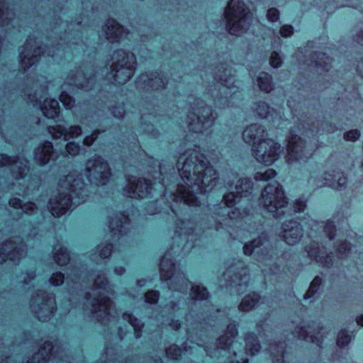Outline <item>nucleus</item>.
Returning a JSON list of instances; mask_svg holds the SVG:
<instances>
[{
  "instance_id": "30",
  "label": "nucleus",
  "mask_w": 363,
  "mask_h": 363,
  "mask_svg": "<svg viewBox=\"0 0 363 363\" xmlns=\"http://www.w3.org/2000/svg\"><path fill=\"white\" fill-rule=\"evenodd\" d=\"M264 300V298L262 299L257 294L253 292L243 298L239 306V309L242 311H249L255 307L263 304Z\"/></svg>"
},
{
  "instance_id": "44",
  "label": "nucleus",
  "mask_w": 363,
  "mask_h": 363,
  "mask_svg": "<svg viewBox=\"0 0 363 363\" xmlns=\"http://www.w3.org/2000/svg\"><path fill=\"white\" fill-rule=\"evenodd\" d=\"M9 204L18 211V218L21 219L23 216V199L16 197L11 198L9 200Z\"/></svg>"
},
{
  "instance_id": "63",
  "label": "nucleus",
  "mask_w": 363,
  "mask_h": 363,
  "mask_svg": "<svg viewBox=\"0 0 363 363\" xmlns=\"http://www.w3.org/2000/svg\"><path fill=\"white\" fill-rule=\"evenodd\" d=\"M114 272L118 275H122L125 272V269L123 267H116Z\"/></svg>"
},
{
  "instance_id": "33",
  "label": "nucleus",
  "mask_w": 363,
  "mask_h": 363,
  "mask_svg": "<svg viewBox=\"0 0 363 363\" xmlns=\"http://www.w3.org/2000/svg\"><path fill=\"white\" fill-rule=\"evenodd\" d=\"M315 62V67L317 69H321L328 72L330 68L332 60L329 58L325 53L315 52L313 56Z\"/></svg>"
},
{
  "instance_id": "13",
  "label": "nucleus",
  "mask_w": 363,
  "mask_h": 363,
  "mask_svg": "<svg viewBox=\"0 0 363 363\" xmlns=\"http://www.w3.org/2000/svg\"><path fill=\"white\" fill-rule=\"evenodd\" d=\"M96 72L93 69H77L71 71L67 78L65 89L61 92L59 99L67 110L72 109L75 104L74 96L79 91H88L95 88Z\"/></svg>"
},
{
  "instance_id": "15",
  "label": "nucleus",
  "mask_w": 363,
  "mask_h": 363,
  "mask_svg": "<svg viewBox=\"0 0 363 363\" xmlns=\"http://www.w3.org/2000/svg\"><path fill=\"white\" fill-rule=\"evenodd\" d=\"M224 16L226 30L236 36L245 33L252 21V13L241 0H230L225 9Z\"/></svg>"
},
{
  "instance_id": "34",
  "label": "nucleus",
  "mask_w": 363,
  "mask_h": 363,
  "mask_svg": "<svg viewBox=\"0 0 363 363\" xmlns=\"http://www.w3.org/2000/svg\"><path fill=\"white\" fill-rule=\"evenodd\" d=\"M322 284V279L320 277H315L312 281L311 286L306 293L304 294V299H311V302H314L318 295Z\"/></svg>"
},
{
  "instance_id": "53",
  "label": "nucleus",
  "mask_w": 363,
  "mask_h": 363,
  "mask_svg": "<svg viewBox=\"0 0 363 363\" xmlns=\"http://www.w3.org/2000/svg\"><path fill=\"white\" fill-rule=\"evenodd\" d=\"M24 215L34 216L38 213V207L34 203H24Z\"/></svg>"
},
{
  "instance_id": "20",
  "label": "nucleus",
  "mask_w": 363,
  "mask_h": 363,
  "mask_svg": "<svg viewBox=\"0 0 363 363\" xmlns=\"http://www.w3.org/2000/svg\"><path fill=\"white\" fill-rule=\"evenodd\" d=\"M169 82L161 73L151 72L150 74H142L136 80L138 88L147 91H162L167 89Z\"/></svg>"
},
{
  "instance_id": "1",
  "label": "nucleus",
  "mask_w": 363,
  "mask_h": 363,
  "mask_svg": "<svg viewBox=\"0 0 363 363\" xmlns=\"http://www.w3.org/2000/svg\"><path fill=\"white\" fill-rule=\"evenodd\" d=\"M148 174L153 179L125 175L128 184L123 195L131 199H155L150 201L147 212L150 215L164 214L163 218L175 223V236L185 240L182 251L194 250L202 246L206 236V224L197 220L196 216H211L208 229L219 232L225 230L232 235L230 229L238 219L250 214L252 207L253 182L250 178L240 179L235 191L223 196V202L211 205L208 199L218 187V175L203 153L188 150L177 160V169L173 163H158L148 157Z\"/></svg>"
},
{
  "instance_id": "29",
  "label": "nucleus",
  "mask_w": 363,
  "mask_h": 363,
  "mask_svg": "<svg viewBox=\"0 0 363 363\" xmlns=\"http://www.w3.org/2000/svg\"><path fill=\"white\" fill-rule=\"evenodd\" d=\"M40 108L45 117L50 119H55L60 114L59 102L56 99L45 98L43 103L40 104Z\"/></svg>"
},
{
  "instance_id": "14",
  "label": "nucleus",
  "mask_w": 363,
  "mask_h": 363,
  "mask_svg": "<svg viewBox=\"0 0 363 363\" xmlns=\"http://www.w3.org/2000/svg\"><path fill=\"white\" fill-rule=\"evenodd\" d=\"M213 79L219 86V89L216 94L212 93L214 97V105L216 108H224L230 106L231 101L235 98L238 88L235 83V71L232 67L226 63H221L214 68L208 67Z\"/></svg>"
},
{
  "instance_id": "59",
  "label": "nucleus",
  "mask_w": 363,
  "mask_h": 363,
  "mask_svg": "<svg viewBox=\"0 0 363 363\" xmlns=\"http://www.w3.org/2000/svg\"><path fill=\"white\" fill-rule=\"evenodd\" d=\"M357 26L361 29L362 27H363V23H361L360 25H358ZM355 38V40L357 41V43L359 44L362 47H363V30L357 33Z\"/></svg>"
},
{
  "instance_id": "54",
  "label": "nucleus",
  "mask_w": 363,
  "mask_h": 363,
  "mask_svg": "<svg viewBox=\"0 0 363 363\" xmlns=\"http://www.w3.org/2000/svg\"><path fill=\"white\" fill-rule=\"evenodd\" d=\"M267 17L269 21L277 22L279 19V11L276 8H271L267 11Z\"/></svg>"
},
{
  "instance_id": "48",
  "label": "nucleus",
  "mask_w": 363,
  "mask_h": 363,
  "mask_svg": "<svg viewBox=\"0 0 363 363\" xmlns=\"http://www.w3.org/2000/svg\"><path fill=\"white\" fill-rule=\"evenodd\" d=\"M66 152L72 156H74L81 150V147L78 143L74 142H69L66 145Z\"/></svg>"
},
{
  "instance_id": "61",
  "label": "nucleus",
  "mask_w": 363,
  "mask_h": 363,
  "mask_svg": "<svg viewBox=\"0 0 363 363\" xmlns=\"http://www.w3.org/2000/svg\"><path fill=\"white\" fill-rule=\"evenodd\" d=\"M3 3H5L6 1H2ZM17 3L18 7V20L19 21H21V9H23V0H18V1H15Z\"/></svg>"
},
{
  "instance_id": "50",
  "label": "nucleus",
  "mask_w": 363,
  "mask_h": 363,
  "mask_svg": "<svg viewBox=\"0 0 363 363\" xmlns=\"http://www.w3.org/2000/svg\"><path fill=\"white\" fill-rule=\"evenodd\" d=\"M281 62L282 60L280 55L276 51L272 52L269 59L270 65L276 68L279 67L281 65Z\"/></svg>"
},
{
  "instance_id": "10",
  "label": "nucleus",
  "mask_w": 363,
  "mask_h": 363,
  "mask_svg": "<svg viewBox=\"0 0 363 363\" xmlns=\"http://www.w3.org/2000/svg\"><path fill=\"white\" fill-rule=\"evenodd\" d=\"M243 252L246 255L252 256L253 259L259 262L266 268H261L263 275L267 277H276V280L281 278L284 269L281 270L280 266L276 262L279 252L276 245L269 239L265 233H262L257 238L253 240L243 246ZM272 279L269 277V280Z\"/></svg>"
},
{
  "instance_id": "57",
  "label": "nucleus",
  "mask_w": 363,
  "mask_h": 363,
  "mask_svg": "<svg viewBox=\"0 0 363 363\" xmlns=\"http://www.w3.org/2000/svg\"><path fill=\"white\" fill-rule=\"evenodd\" d=\"M294 32V28L291 26L285 25L283 26L280 30L279 33L282 37L286 38L291 35Z\"/></svg>"
},
{
  "instance_id": "55",
  "label": "nucleus",
  "mask_w": 363,
  "mask_h": 363,
  "mask_svg": "<svg viewBox=\"0 0 363 363\" xmlns=\"http://www.w3.org/2000/svg\"><path fill=\"white\" fill-rule=\"evenodd\" d=\"M18 74H23V45H19L18 47Z\"/></svg>"
},
{
  "instance_id": "60",
  "label": "nucleus",
  "mask_w": 363,
  "mask_h": 363,
  "mask_svg": "<svg viewBox=\"0 0 363 363\" xmlns=\"http://www.w3.org/2000/svg\"><path fill=\"white\" fill-rule=\"evenodd\" d=\"M357 59L359 57H356ZM361 61L358 62L357 65V72L361 75V77L363 78V58L359 57Z\"/></svg>"
},
{
  "instance_id": "35",
  "label": "nucleus",
  "mask_w": 363,
  "mask_h": 363,
  "mask_svg": "<svg viewBox=\"0 0 363 363\" xmlns=\"http://www.w3.org/2000/svg\"><path fill=\"white\" fill-rule=\"evenodd\" d=\"M122 318L124 320L127 321L131 326H133L135 330V337L139 338L142 335V329L144 325L141 320L128 312L123 313Z\"/></svg>"
},
{
  "instance_id": "5",
  "label": "nucleus",
  "mask_w": 363,
  "mask_h": 363,
  "mask_svg": "<svg viewBox=\"0 0 363 363\" xmlns=\"http://www.w3.org/2000/svg\"><path fill=\"white\" fill-rule=\"evenodd\" d=\"M130 33L113 18L107 20L102 29L101 35L109 43L111 48L115 43L122 44L125 48L117 49L113 52V63L111 72L107 73L106 79L110 83L122 85L125 84L134 74L136 68V57L133 52H129Z\"/></svg>"
},
{
  "instance_id": "12",
  "label": "nucleus",
  "mask_w": 363,
  "mask_h": 363,
  "mask_svg": "<svg viewBox=\"0 0 363 363\" xmlns=\"http://www.w3.org/2000/svg\"><path fill=\"white\" fill-rule=\"evenodd\" d=\"M108 228L112 242L97 249L99 250L98 257L103 260L115 252L114 247L118 246L124 248L126 244L130 242V238L135 233L130 219L125 212H120L111 217L108 221Z\"/></svg>"
},
{
  "instance_id": "25",
  "label": "nucleus",
  "mask_w": 363,
  "mask_h": 363,
  "mask_svg": "<svg viewBox=\"0 0 363 363\" xmlns=\"http://www.w3.org/2000/svg\"><path fill=\"white\" fill-rule=\"evenodd\" d=\"M333 174L325 172L323 180L318 181L316 186L323 187L328 186L336 189H341L347 183V178L342 172L333 170Z\"/></svg>"
},
{
  "instance_id": "27",
  "label": "nucleus",
  "mask_w": 363,
  "mask_h": 363,
  "mask_svg": "<svg viewBox=\"0 0 363 363\" xmlns=\"http://www.w3.org/2000/svg\"><path fill=\"white\" fill-rule=\"evenodd\" d=\"M180 299L178 301H171L168 304L165 306V308L168 311H171L169 312L168 315H163L162 317L165 318L164 321L167 322L168 325L174 330H177L181 327L180 320L178 319H175L176 317L179 315L181 313H179L180 308L179 307Z\"/></svg>"
},
{
  "instance_id": "11",
  "label": "nucleus",
  "mask_w": 363,
  "mask_h": 363,
  "mask_svg": "<svg viewBox=\"0 0 363 363\" xmlns=\"http://www.w3.org/2000/svg\"><path fill=\"white\" fill-rule=\"evenodd\" d=\"M259 205L271 213L274 218L281 219L295 213L303 212L306 207V202L298 199L294 203L293 208L289 207L288 199L285 196L282 186L277 182H274L268 184L262 191Z\"/></svg>"
},
{
  "instance_id": "9",
  "label": "nucleus",
  "mask_w": 363,
  "mask_h": 363,
  "mask_svg": "<svg viewBox=\"0 0 363 363\" xmlns=\"http://www.w3.org/2000/svg\"><path fill=\"white\" fill-rule=\"evenodd\" d=\"M267 135L263 125L255 123L245 128L242 138L246 143L252 145V155L256 160L269 166L278 160L284 149L278 143L266 138Z\"/></svg>"
},
{
  "instance_id": "58",
  "label": "nucleus",
  "mask_w": 363,
  "mask_h": 363,
  "mask_svg": "<svg viewBox=\"0 0 363 363\" xmlns=\"http://www.w3.org/2000/svg\"><path fill=\"white\" fill-rule=\"evenodd\" d=\"M21 228V223H19V229ZM18 250H17V252H18V259L21 260V259H23V235H21V230H19V233H18Z\"/></svg>"
},
{
  "instance_id": "42",
  "label": "nucleus",
  "mask_w": 363,
  "mask_h": 363,
  "mask_svg": "<svg viewBox=\"0 0 363 363\" xmlns=\"http://www.w3.org/2000/svg\"><path fill=\"white\" fill-rule=\"evenodd\" d=\"M131 137L132 140L130 141V139H128V143L122 141L123 148L127 147V149H128L129 151H140L141 147L139 145V140L137 138V135H132Z\"/></svg>"
},
{
  "instance_id": "51",
  "label": "nucleus",
  "mask_w": 363,
  "mask_h": 363,
  "mask_svg": "<svg viewBox=\"0 0 363 363\" xmlns=\"http://www.w3.org/2000/svg\"><path fill=\"white\" fill-rule=\"evenodd\" d=\"M359 136L360 131L359 130L354 129L346 132L344 134V139L345 140L354 142L359 139Z\"/></svg>"
},
{
  "instance_id": "8",
  "label": "nucleus",
  "mask_w": 363,
  "mask_h": 363,
  "mask_svg": "<svg viewBox=\"0 0 363 363\" xmlns=\"http://www.w3.org/2000/svg\"><path fill=\"white\" fill-rule=\"evenodd\" d=\"M334 223V220H328L325 223L311 220V223L309 224L311 230L308 233V238L311 239V243L306 247V251L311 259L325 268H330L335 264L333 252H328L322 238L324 237L329 242L335 238L336 227Z\"/></svg>"
},
{
  "instance_id": "56",
  "label": "nucleus",
  "mask_w": 363,
  "mask_h": 363,
  "mask_svg": "<svg viewBox=\"0 0 363 363\" xmlns=\"http://www.w3.org/2000/svg\"><path fill=\"white\" fill-rule=\"evenodd\" d=\"M144 132L147 133L148 135L152 138H157L158 135V132L155 130L154 125L150 123L149 124H146L145 127L143 128Z\"/></svg>"
},
{
  "instance_id": "23",
  "label": "nucleus",
  "mask_w": 363,
  "mask_h": 363,
  "mask_svg": "<svg viewBox=\"0 0 363 363\" xmlns=\"http://www.w3.org/2000/svg\"><path fill=\"white\" fill-rule=\"evenodd\" d=\"M21 145L19 144L17 156L0 153V168L10 169L18 162L19 166L17 172V179L18 180L23 179V149L21 150Z\"/></svg>"
},
{
  "instance_id": "36",
  "label": "nucleus",
  "mask_w": 363,
  "mask_h": 363,
  "mask_svg": "<svg viewBox=\"0 0 363 363\" xmlns=\"http://www.w3.org/2000/svg\"><path fill=\"white\" fill-rule=\"evenodd\" d=\"M257 83L259 89L266 93L270 92L272 89V76L265 72L259 73L257 77Z\"/></svg>"
},
{
  "instance_id": "64",
  "label": "nucleus",
  "mask_w": 363,
  "mask_h": 363,
  "mask_svg": "<svg viewBox=\"0 0 363 363\" xmlns=\"http://www.w3.org/2000/svg\"><path fill=\"white\" fill-rule=\"evenodd\" d=\"M357 325L363 326V315L357 316L356 318Z\"/></svg>"
},
{
  "instance_id": "32",
  "label": "nucleus",
  "mask_w": 363,
  "mask_h": 363,
  "mask_svg": "<svg viewBox=\"0 0 363 363\" xmlns=\"http://www.w3.org/2000/svg\"><path fill=\"white\" fill-rule=\"evenodd\" d=\"M255 109L257 115L262 118H267L275 123L274 110L264 101H259L255 104Z\"/></svg>"
},
{
  "instance_id": "39",
  "label": "nucleus",
  "mask_w": 363,
  "mask_h": 363,
  "mask_svg": "<svg viewBox=\"0 0 363 363\" xmlns=\"http://www.w3.org/2000/svg\"><path fill=\"white\" fill-rule=\"evenodd\" d=\"M32 222V219L30 218H24V242L26 241H28L29 238L35 239L38 235V230L39 226L35 225L33 226L32 228H30L29 224ZM26 251V243H24V252Z\"/></svg>"
},
{
  "instance_id": "21",
  "label": "nucleus",
  "mask_w": 363,
  "mask_h": 363,
  "mask_svg": "<svg viewBox=\"0 0 363 363\" xmlns=\"http://www.w3.org/2000/svg\"><path fill=\"white\" fill-rule=\"evenodd\" d=\"M282 237L286 243L294 245L303 238V228L300 223L289 220L282 224Z\"/></svg>"
},
{
  "instance_id": "49",
  "label": "nucleus",
  "mask_w": 363,
  "mask_h": 363,
  "mask_svg": "<svg viewBox=\"0 0 363 363\" xmlns=\"http://www.w3.org/2000/svg\"><path fill=\"white\" fill-rule=\"evenodd\" d=\"M108 109L113 117L118 119H121L124 117L125 108L123 106H115Z\"/></svg>"
},
{
  "instance_id": "19",
  "label": "nucleus",
  "mask_w": 363,
  "mask_h": 363,
  "mask_svg": "<svg viewBox=\"0 0 363 363\" xmlns=\"http://www.w3.org/2000/svg\"><path fill=\"white\" fill-rule=\"evenodd\" d=\"M31 41L32 39L30 36L24 42V97L26 95V73L27 69L33 66L35 67L40 62L42 57H45L47 52L42 43L39 45L35 40L34 45H31Z\"/></svg>"
},
{
  "instance_id": "18",
  "label": "nucleus",
  "mask_w": 363,
  "mask_h": 363,
  "mask_svg": "<svg viewBox=\"0 0 363 363\" xmlns=\"http://www.w3.org/2000/svg\"><path fill=\"white\" fill-rule=\"evenodd\" d=\"M34 316L41 322L50 320L56 311L55 295L43 290H38L30 304Z\"/></svg>"
},
{
  "instance_id": "16",
  "label": "nucleus",
  "mask_w": 363,
  "mask_h": 363,
  "mask_svg": "<svg viewBox=\"0 0 363 363\" xmlns=\"http://www.w3.org/2000/svg\"><path fill=\"white\" fill-rule=\"evenodd\" d=\"M191 109L186 118L187 128L190 132L209 136L216 118L212 107L203 100L196 99Z\"/></svg>"
},
{
  "instance_id": "47",
  "label": "nucleus",
  "mask_w": 363,
  "mask_h": 363,
  "mask_svg": "<svg viewBox=\"0 0 363 363\" xmlns=\"http://www.w3.org/2000/svg\"><path fill=\"white\" fill-rule=\"evenodd\" d=\"M343 6H350V4L347 3L339 4L335 0H333L332 1L329 0L326 1V5L325 6L324 10H325L328 13H331L334 12L333 9H337Z\"/></svg>"
},
{
  "instance_id": "4",
  "label": "nucleus",
  "mask_w": 363,
  "mask_h": 363,
  "mask_svg": "<svg viewBox=\"0 0 363 363\" xmlns=\"http://www.w3.org/2000/svg\"><path fill=\"white\" fill-rule=\"evenodd\" d=\"M215 325H207L206 320L203 322L192 323V328L186 331L187 339L191 342L194 340L196 345L202 346L207 355L219 359L220 357L230 358L232 356L237 357L239 353L244 351L245 357L240 360H230L228 363H248L247 355H255L261 350V345L257 336L253 333H247L245 337V347L241 343L234 341L238 335V329L235 323H229L226 328V333L216 340L215 342L210 340V333L214 332Z\"/></svg>"
},
{
  "instance_id": "46",
  "label": "nucleus",
  "mask_w": 363,
  "mask_h": 363,
  "mask_svg": "<svg viewBox=\"0 0 363 363\" xmlns=\"http://www.w3.org/2000/svg\"><path fill=\"white\" fill-rule=\"evenodd\" d=\"M65 276L62 272H56L52 274V277L49 279L48 281L52 286H60L64 283Z\"/></svg>"
},
{
  "instance_id": "2",
  "label": "nucleus",
  "mask_w": 363,
  "mask_h": 363,
  "mask_svg": "<svg viewBox=\"0 0 363 363\" xmlns=\"http://www.w3.org/2000/svg\"><path fill=\"white\" fill-rule=\"evenodd\" d=\"M67 291L74 308L82 310L88 316L101 325H108L119 315L112 314L114 308L111 296L114 291L104 271L84 272L74 267L67 274Z\"/></svg>"
},
{
  "instance_id": "22",
  "label": "nucleus",
  "mask_w": 363,
  "mask_h": 363,
  "mask_svg": "<svg viewBox=\"0 0 363 363\" xmlns=\"http://www.w3.org/2000/svg\"><path fill=\"white\" fill-rule=\"evenodd\" d=\"M34 159L39 165L50 164V166L56 164L57 156L53 150L51 142L45 141L37 147L34 151Z\"/></svg>"
},
{
  "instance_id": "38",
  "label": "nucleus",
  "mask_w": 363,
  "mask_h": 363,
  "mask_svg": "<svg viewBox=\"0 0 363 363\" xmlns=\"http://www.w3.org/2000/svg\"><path fill=\"white\" fill-rule=\"evenodd\" d=\"M53 259L58 265L65 266L69 263L70 255L66 247H60L54 252Z\"/></svg>"
},
{
  "instance_id": "43",
  "label": "nucleus",
  "mask_w": 363,
  "mask_h": 363,
  "mask_svg": "<svg viewBox=\"0 0 363 363\" xmlns=\"http://www.w3.org/2000/svg\"><path fill=\"white\" fill-rule=\"evenodd\" d=\"M351 340V336L346 330H342L339 332L337 338V345L339 347H344L347 345Z\"/></svg>"
},
{
  "instance_id": "28",
  "label": "nucleus",
  "mask_w": 363,
  "mask_h": 363,
  "mask_svg": "<svg viewBox=\"0 0 363 363\" xmlns=\"http://www.w3.org/2000/svg\"><path fill=\"white\" fill-rule=\"evenodd\" d=\"M335 252L336 253V257L340 259L350 258L352 259L354 264L357 265V261L354 260V259H359V255L362 254V252H359L358 256H357V250L353 252L352 246L351 244L347 242L346 240L339 244L335 249Z\"/></svg>"
},
{
  "instance_id": "37",
  "label": "nucleus",
  "mask_w": 363,
  "mask_h": 363,
  "mask_svg": "<svg viewBox=\"0 0 363 363\" xmlns=\"http://www.w3.org/2000/svg\"><path fill=\"white\" fill-rule=\"evenodd\" d=\"M14 242L11 239H6L0 243V259L1 263L11 259V250H9L13 247Z\"/></svg>"
},
{
  "instance_id": "52",
  "label": "nucleus",
  "mask_w": 363,
  "mask_h": 363,
  "mask_svg": "<svg viewBox=\"0 0 363 363\" xmlns=\"http://www.w3.org/2000/svg\"><path fill=\"white\" fill-rule=\"evenodd\" d=\"M99 133L100 131L99 130H94L90 135H87L84 138L83 144L86 146H91L96 140Z\"/></svg>"
},
{
  "instance_id": "3",
  "label": "nucleus",
  "mask_w": 363,
  "mask_h": 363,
  "mask_svg": "<svg viewBox=\"0 0 363 363\" xmlns=\"http://www.w3.org/2000/svg\"><path fill=\"white\" fill-rule=\"evenodd\" d=\"M111 177L108 162L98 156L89 160L83 172H72L59 181V193L47 205L50 213L60 217L72 206L89 201L91 194H100L99 188L108 184Z\"/></svg>"
},
{
  "instance_id": "17",
  "label": "nucleus",
  "mask_w": 363,
  "mask_h": 363,
  "mask_svg": "<svg viewBox=\"0 0 363 363\" xmlns=\"http://www.w3.org/2000/svg\"><path fill=\"white\" fill-rule=\"evenodd\" d=\"M225 287L230 288L231 293L242 295L250 285L249 269L241 260L231 264L223 274Z\"/></svg>"
},
{
  "instance_id": "6",
  "label": "nucleus",
  "mask_w": 363,
  "mask_h": 363,
  "mask_svg": "<svg viewBox=\"0 0 363 363\" xmlns=\"http://www.w3.org/2000/svg\"><path fill=\"white\" fill-rule=\"evenodd\" d=\"M287 105L291 109L293 119L296 121L297 118L298 124L291 130L290 137L288 139L286 161L289 164L295 162L305 163L318 148L317 138L320 134V130L315 129L313 125H310L308 121H306L303 118H298L297 110L291 108L290 101H288Z\"/></svg>"
},
{
  "instance_id": "41",
  "label": "nucleus",
  "mask_w": 363,
  "mask_h": 363,
  "mask_svg": "<svg viewBox=\"0 0 363 363\" xmlns=\"http://www.w3.org/2000/svg\"><path fill=\"white\" fill-rule=\"evenodd\" d=\"M166 356L172 359H179L182 356V350L177 345H172L166 349Z\"/></svg>"
},
{
  "instance_id": "40",
  "label": "nucleus",
  "mask_w": 363,
  "mask_h": 363,
  "mask_svg": "<svg viewBox=\"0 0 363 363\" xmlns=\"http://www.w3.org/2000/svg\"><path fill=\"white\" fill-rule=\"evenodd\" d=\"M277 175V172L273 169H267L264 172H257L255 174L254 179L256 181H267L274 178Z\"/></svg>"
},
{
  "instance_id": "26",
  "label": "nucleus",
  "mask_w": 363,
  "mask_h": 363,
  "mask_svg": "<svg viewBox=\"0 0 363 363\" xmlns=\"http://www.w3.org/2000/svg\"><path fill=\"white\" fill-rule=\"evenodd\" d=\"M320 328L316 333H312L308 330L305 327L300 326L295 329L294 333V337L299 340H304L306 342H311L315 344L318 347H321L323 343L321 330Z\"/></svg>"
},
{
  "instance_id": "62",
  "label": "nucleus",
  "mask_w": 363,
  "mask_h": 363,
  "mask_svg": "<svg viewBox=\"0 0 363 363\" xmlns=\"http://www.w3.org/2000/svg\"><path fill=\"white\" fill-rule=\"evenodd\" d=\"M23 79L19 77L18 79V97H23Z\"/></svg>"
},
{
  "instance_id": "24",
  "label": "nucleus",
  "mask_w": 363,
  "mask_h": 363,
  "mask_svg": "<svg viewBox=\"0 0 363 363\" xmlns=\"http://www.w3.org/2000/svg\"><path fill=\"white\" fill-rule=\"evenodd\" d=\"M48 131L54 138H62L65 141L77 138L82 134V128L79 125H72L67 128L62 125H55L50 126Z\"/></svg>"
},
{
  "instance_id": "7",
  "label": "nucleus",
  "mask_w": 363,
  "mask_h": 363,
  "mask_svg": "<svg viewBox=\"0 0 363 363\" xmlns=\"http://www.w3.org/2000/svg\"><path fill=\"white\" fill-rule=\"evenodd\" d=\"M160 279L162 282H167L173 296L175 293L184 296L189 294L194 301V307L196 308L197 302L199 305L203 301L207 302L209 297L207 289L201 285H194L184 273H176V264L172 259L167 257V254L160 260Z\"/></svg>"
},
{
  "instance_id": "45",
  "label": "nucleus",
  "mask_w": 363,
  "mask_h": 363,
  "mask_svg": "<svg viewBox=\"0 0 363 363\" xmlns=\"http://www.w3.org/2000/svg\"><path fill=\"white\" fill-rule=\"evenodd\" d=\"M160 297V293L157 291H149L144 294L145 301L151 304L157 303Z\"/></svg>"
},
{
  "instance_id": "31",
  "label": "nucleus",
  "mask_w": 363,
  "mask_h": 363,
  "mask_svg": "<svg viewBox=\"0 0 363 363\" xmlns=\"http://www.w3.org/2000/svg\"><path fill=\"white\" fill-rule=\"evenodd\" d=\"M285 343L279 342L278 344L270 343L267 348L271 356L273 357V363H286L285 362Z\"/></svg>"
}]
</instances>
